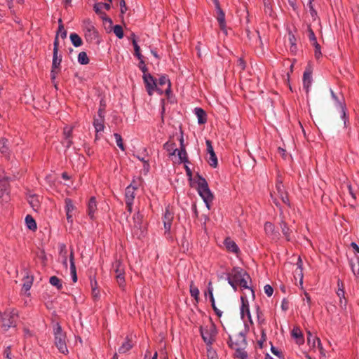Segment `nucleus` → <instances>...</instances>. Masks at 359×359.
I'll list each match as a JSON object with an SVG mask.
<instances>
[{
	"label": "nucleus",
	"mask_w": 359,
	"mask_h": 359,
	"mask_svg": "<svg viewBox=\"0 0 359 359\" xmlns=\"http://www.w3.org/2000/svg\"><path fill=\"white\" fill-rule=\"evenodd\" d=\"M197 191L199 196L202 198L208 210L210 209V204L214 199V196L208 187L206 180L197 174Z\"/></svg>",
	"instance_id": "f257e3e1"
},
{
	"label": "nucleus",
	"mask_w": 359,
	"mask_h": 359,
	"mask_svg": "<svg viewBox=\"0 0 359 359\" xmlns=\"http://www.w3.org/2000/svg\"><path fill=\"white\" fill-rule=\"evenodd\" d=\"M3 318L1 320V328L4 332H6L11 327H15L17 325V320L19 318L18 311L15 309H6L2 313Z\"/></svg>",
	"instance_id": "f03ea898"
},
{
	"label": "nucleus",
	"mask_w": 359,
	"mask_h": 359,
	"mask_svg": "<svg viewBox=\"0 0 359 359\" xmlns=\"http://www.w3.org/2000/svg\"><path fill=\"white\" fill-rule=\"evenodd\" d=\"M55 345L58 351L63 353L67 354L68 349L66 344V334L62 331V327L59 323H56L53 330Z\"/></svg>",
	"instance_id": "7ed1b4c3"
},
{
	"label": "nucleus",
	"mask_w": 359,
	"mask_h": 359,
	"mask_svg": "<svg viewBox=\"0 0 359 359\" xmlns=\"http://www.w3.org/2000/svg\"><path fill=\"white\" fill-rule=\"evenodd\" d=\"M200 334L206 345L210 346L215 341L217 334V327L213 323H210L209 325L201 326Z\"/></svg>",
	"instance_id": "20e7f679"
},
{
	"label": "nucleus",
	"mask_w": 359,
	"mask_h": 359,
	"mask_svg": "<svg viewBox=\"0 0 359 359\" xmlns=\"http://www.w3.org/2000/svg\"><path fill=\"white\" fill-rule=\"evenodd\" d=\"M248 330L245 328L243 331L239 332L235 335L234 339L231 335H229L227 344L231 348L236 347H245L247 345L246 334Z\"/></svg>",
	"instance_id": "39448f33"
},
{
	"label": "nucleus",
	"mask_w": 359,
	"mask_h": 359,
	"mask_svg": "<svg viewBox=\"0 0 359 359\" xmlns=\"http://www.w3.org/2000/svg\"><path fill=\"white\" fill-rule=\"evenodd\" d=\"M84 36L89 43L98 42L99 33L90 20L84 22Z\"/></svg>",
	"instance_id": "423d86ee"
},
{
	"label": "nucleus",
	"mask_w": 359,
	"mask_h": 359,
	"mask_svg": "<svg viewBox=\"0 0 359 359\" xmlns=\"http://www.w3.org/2000/svg\"><path fill=\"white\" fill-rule=\"evenodd\" d=\"M113 269H114L115 273H116V279L118 284V285L122 288L124 289L126 286V281H125V267L123 264V262L118 259L116 260L113 264Z\"/></svg>",
	"instance_id": "0eeeda50"
},
{
	"label": "nucleus",
	"mask_w": 359,
	"mask_h": 359,
	"mask_svg": "<svg viewBox=\"0 0 359 359\" xmlns=\"http://www.w3.org/2000/svg\"><path fill=\"white\" fill-rule=\"evenodd\" d=\"M174 219V213L166 208L163 215L162 220L163 222L165 232L164 234L168 239H171V227Z\"/></svg>",
	"instance_id": "6e6552de"
},
{
	"label": "nucleus",
	"mask_w": 359,
	"mask_h": 359,
	"mask_svg": "<svg viewBox=\"0 0 359 359\" xmlns=\"http://www.w3.org/2000/svg\"><path fill=\"white\" fill-rule=\"evenodd\" d=\"M330 93L332 100L334 101L336 107L341 109V117L344 120V126L346 127L347 123H348V117L346 112V107L344 102V99L343 96H341V98L339 97L332 89H330Z\"/></svg>",
	"instance_id": "1a4fd4ad"
},
{
	"label": "nucleus",
	"mask_w": 359,
	"mask_h": 359,
	"mask_svg": "<svg viewBox=\"0 0 359 359\" xmlns=\"http://www.w3.org/2000/svg\"><path fill=\"white\" fill-rule=\"evenodd\" d=\"M142 79L146 90L149 95H152L155 90L161 91L162 93V90L157 88L156 79L151 74L143 75Z\"/></svg>",
	"instance_id": "9d476101"
},
{
	"label": "nucleus",
	"mask_w": 359,
	"mask_h": 359,
	"mask_svg": "<svg viewBox=\"0 0 359 359\" xmlns=\"http://www.w3.org/2000/svg\"><path fill=\"white\" fill-rule=\"evenodd\" d=\"M0 199L1 202L7 203L10 200V184L8 177L4 178L0 182Z\"/></svg>",
	"instance_id": "9b49d317"
},
{
	"label": "nucleus",
	"mask_w": 359,
	"mask_h": 359,
	"mask_svg": "<svg viewBox=\"0 0 359 359\" xmlns=\"http://www.w3.org/2000/svg\"><path fill=\"white\" fill-rule=\"evenodd\" d=\"M59 48V41L57 37H55L54 43H53V62H52V67L53 69L60 68V64L62 62V55L58 53Z\"/></svg>",
	"instance_id": "f8f14e48"
},
{
	"label": "nucleus",
	"mask_w": 359,
	"mask_h": 359,
	"mask_svg": "<svg viewBox=\"0 0 359 359\" xmlns=\"http://www.w3.org/2000/svg\"><path fill=\"white\" fill-rule=\"evenodd\" d=\"M249 278V274L244 269L240 267H233L231 273L228 274V278L231 279L233 282H239L243 278Z\"/></svg>",
	"instance_id": "ddd939ff"
},
{
	"label": "nucleus",
	"mask_w": 359,
	"mask_h": 359,
	"mask_svg": "<svg viewBox=\"0 0 359 359\" xmlns=\"http://www.w3.org/2000/svg\"><path fill=\"white\" fill-rule=\"evenodd\" d=\"M241 317L245 320V317L250 321V323H252L251 314L250 312L249 303L247 298L244 296L241 297Z\"/></svg>",
	"instance_id": "4468645a"
},
{
	"label": "nucleus",
	"mask_w": 359,
	"mask_h": 359,
	"mask_svg": "<svg viewBox=\"0 0 359 359\" xmlns=\"http://www.w3.org/2000/svg\"><path fill=\"white\" fill-rule=\"evenodd\" d=\"M102 8L109 11L111 8V4L108 3L99 2L95 4L93 6L94 11L97 14L100 15L104 20L111 22V20L109 18H107L106 14L102 11Z\"/></svg>",
	"instance_id": "2eb2a0df"
},
{
	"label": "nucleus",
	"mask_w": 359,
	"mask_h": 359,
	"mask_svg": "<svg viewBox=\"0 0 359 359\" xmlns=\"http://www.w3.org/2000/svg\"><path fill=\"white\" fill-rule=\"evenodd\" d=\"M206 147H207V151L210 154V157L208 160V163L210 165L212 168H216L218 165L217 162V158L216 156V154L214 151L213 147L212 145V142L210 140H207L205 141Z\"/></svg>",
	"instance_id": "dca6fc26"
},
{
	"label": "nucleus",
	"mask_w": 359,
	"mask_h": 359,
	"mask_svg": "<svg viewBox=\"0 0 359 359\" xmlns=\"http://www.w3.org/2000/svg\"><path fill=\"white\" fill-rule=\"evenodd\" d=\"M0 153L7 161L11 159L12 151L8 146V140L5 137L0 138Z\"/></svg>",
	"instance_id": "f3484780"
},
{
	"label": "nucleus",
	"mask_w": 359,
	"mask_h": 359,
	"mask_svg": "<svg viewBox=\"0 0 359 359\" xmlns=\"http://www.w3.org/2000/svg\"><path fill=\"white\" fill-rule=\"evenodd\" d=\"M264 231L266 234L272 240H278L279 239V233L276 231L275 226L273 224L269 222H266L264 224Z\"/></svg>",
	"instance_id": "a211bd4d"
},
{
	"label": "nucleus",
	"mask_w": 359,
	"mask_h": 359,
	"mask_svg": "<svg viewBox=\"0 0 359 359\" xmlns=\"http://www.w3.org/2000/svg\"><path fill=\"white\" fill-rule=\"evenodd\" d=\"M65 208L67 222L69 223L72 224L73 223L72 212L75 209V206L73 204L72 200L69 198H66L65 199Z\"/></svg>",
	"instance_id": "6ab92c4d"
},
{
	"label": "nucleus",
	"mask_w": 359,
	"mask_h": 359,
	"mask_svg": "<svg viewBox=\"0 0 359 359\" xmlns=\"http://www.w3.org/2000/svg\"><path fill=\"white\" fill-rule=\"evenodd\" d=\"M209 295V297H210V302H211V306L212 307V309L214 310L215 314L218 316V317H221L222 315V312L218 309L215 305V298H214V296H213V287L212 286V283L211 281H210L208 283V292L205 293V295Z\"/></svg>",
	"instance_id": "aec40b11"
},
{
	"label": "nucleus",
	"mask_w": 359,
	"mask_h": 359,
	"mask_svg": "<svg viewBox=\"0 0 359 359\" xmlns=\"http://www.w3.org/2000/svg\"><path fill=\"white\" fill-rule=\"evenodd\" d=\"M97 201L95 196L90 198L87 207V213L90 219H95V214L97 211Z\"/></svg>",
	"instance_id": "412c9836"
},
{
	"label": "nucleus",
	"mask_w": 359,
	"mask_h": 359,
	"mask_svg": "<svg viewBox=\"0 0 359 359\" xmlns=\"http://www.w3.org/2000/svg\"><path fill=\"white\" fill-rule=\"evenodd\" d=\"M312 72L310 69H306L303 74V88L306 93H309L310 87L312 83Z\"/></svg>",
	"instance_id": "4be33fe9"
},
{
	"label": "nucleus",
	"mask_w": 359,
	"mask_h": 359,
	"mask_svg": "<svg viewBox=\"0 0 359 359\" xmlns=\"http://www.w3.org/2000/svg\"><path fill=\"white\" fill-rule=\"evenodd\" d=\"M224 245L226 248L227 251L232 252L233 254H238L240 252V249L237 244L231 240L229 237L225 238L224 241Z\"/></svg>",
	"instance_id": "5701e85b"
},
{
	"label": "nucleus",
	"mask_w": 359,
	"mask_h": 359,
	"mask_svg": "<svg viewBox=\"0 0 359 359\" xmlns=\"http://www.w3.org/2000/svg\"><path fill=\"white\" fill-rule=\"evenodd\" d=\"M216 18L218 21L219 27L222 29V31H223L226 34L227 32L226 29L225 13L222 8L216 10Z\"/></svg>",
	"instance_id": "b1692460"
},
{
	"label": "nucleus",
	"mask_w": 359,
	"mask_h": 359,
	"mask_svg": "<svg viewBox=\"0 0 359 359\" xmlns=\"http://www.w3.org/2000/svg\"><path fill=\"white\" fill-rule=\"evenodd\" d=\"M69 262H70V273L72 279L74 283L77 281V275H76V269L74 263V254L73 250H71L69 255Z\"/></svg>",
	"instance_id": "393cba45"
},
{
	"label": "nucleus",
	"mask_w": 359,
	"mask_h": 359,
	"mask_svg": "<svg viewBox=\"0 0 359 359\" xmlns=\"http://www.w3.org/2000/svg\"><path fill=\"white\" fill-rule=\"evenodd\" d=\"M137 188L133 184L128 185L125 191V201L133 202L135 197V190Z\"/></svg>",
	"instance_id": "a878e982"
},
{
	"label": "nucleus",
	"mask_w": 359,
	"mask_h": 359,
	"mask_svg": "<svg viewBox=\"0 0 359 359\" xmlns=\"http://www.w3.org/2000/svg\"><path fill=\"white\" fill-rule=\"evenodd\" d=\"M280 226L281 229V231L283 236H285V239L287 241H290L292 240V231L289 228L287 223L283 220H281V222H280Z\"/></svg>",
	"instance_id": "bb28decb"
},
{
	"label": "nucleus",
	"mask_w": 359,
	"mask_h": 359,
	"mask_svg": "<svg viewBox=\"0 0 359 359\" xmlns=\"http://www.w3.org/2000/svg\"><path fill=\"white\" fill-rule=\"evenodd\" d=\"M194 111L199 124H204L207 122V114L202 108L196 107Z\"/></svg>",
	"instance_id": "cd10ccee"
},
{
	"label": "nucleus",
	"mask_w": 359,
	"mask_h": 359,
	"mask_svg": "<svg viewBox=\"0 0 359 359\" xmlns=\"http://www.w3.org/2000/svg\"><path fill=\"white\" fill-rule=\"evenodd\" d=\"M104 118H95L93 121V126L96 131V136L95 138H98L97 133L100 132H102L104 129Z\"/></svg>",
	"instance_id": "c85d7f7f"
},
{
	"label": "nucleus",
	"mask_w": 359,
	"mask_h": 359,
	"mask_svg": "<svg viewBox=\"0 0 359 359\" xmlns=\"http://www.w3.org/2000/svg\"><path fill=\"white\" fill-rule=\"evenodd\" d=\"M291 334L292 337L296 339V342L298 344H302L304 342V336L301 330L299 327H294L292 330Z\"/></svg>",
	"instance_id": "c756f323"
},
{
	"label": "nucleus",
	"mask_w": 359,
	"mask_h": 359,
	"mask_svg": "<svg viewBox=\"0 0 359 359\" xmlns=\"http://www.w3.org/2000/svg\"><path fill=\"white\" fill-rule=\"evenodd\" d=\"M307 334H308V337H307L308 343L312 344L313 347H315L316 344L317 343L318 348L322 352L323 348L322 344H321L320 339L315 336H313L312 334L311 333V332H309V331L307 332Z\"/></svg>",
	"instance_id": "7c9ffc66"
},
{
	"label": "nucleus",
	"mask_w": 359,
	"mask_h": 359,
	"mask_svg": "<svg viewBox=\"0 0 359 359\" xmlns=\"http://www.w3.org/2000/svg\"><path fill=\"white\" fill-rule=\"evenodd\" d=\"M351 271L356 278L359 277V257H355V259H351L349 261Z\"/></svg>",
	"instance_id": "2f4dec72"
},
{
	"label": "nucleus",
	"mask_w": 359,
	"mask_h": 359,
	"mask_svg": "<svg viewBox=\"0 0 359 359\" xmlns=\"http://www.w3.org/2000/svg\"><path fill=\"white\" fill-rule=\"evenodd\" d=\"M158 84L161 86H163L165 84L168 85L167 88L165 89V93L169 94L171 91V83L170 79H168V76L165 74L161 75L158 79Z\"/></svg>",
	"instance_id": "473e14b6"
},
{
	"label": "nucleus",
	"mask_w": 359,
	"mask_h": 359,
	"mask_svg": "<svg viewBox=\"0 0 359 359\" xmlns=\"http://www.w3.org/2000/svg\"><path fill=\"white\" fill-rule=\"evenodd\" d=\"M163 148L165 149L170 156H174L177 153V149L176 144L173 142L168 141L163 144Z\"/></svg>",
	"instance_id": "72a5a7b5"
},
{
	"label": "nucleus",
	"mask_w": 359,
	"mask_h": 359,
	"mask_svg": "<svg viewBox=\"0 0 359 359\" xmlns=\"http://www.w3.org/2000/svg\"><path fill=\"white\" fill-rule=\"evenodd\" d=\"M132 341L128 337L118 348L119 353H126L133 348Z\"/></svg>",
	"instance_id": "f704fd0d"
},
{
	"label": "nucleus",
	"mask_w": 359,
	"mask_h": 359,
	"mask_svg": "<svg viewBox=\"0 0 359 359\" xmlns=\"http://www.w3.org/2000/svg\"><path fill=\"white\" fill-rule=\"evenodd\" d=\"M33 280H34L33 276H29L27 275L26 276L24 277L22 290L25 292H27L30 290V288L33 284Z\"/></svg>",
	"instance_id": "c9c22d12"
},
{
	"label": "nucleus",
	"mask_w": 359,
	"mask_h": 359,
	"mask_svg": "<svg viewBox=\"0 0 359 359\" xmlns=\"http://www.w3.org/2000/svg\"><path fill=\"white\" fill-rule=\"evenodd\" d=\"M177 156L180 159V163H189L188 155L186 151V148H180L177 149Z\"/></svg>",
	"instance_id": "e433bc0d"
},
{
	"label": "nucleus",
	"mask_w": 359,
	"mask_h": 359,
	"mask_svg": "<svg viewBox=\"0 0 359 359\" xmlns=\"http://www.w3.org/2000/svg\"><path fill=\"white\" fill-rule=\"evenodd\" d=\"M25 223L27 227L32 231H36L37 229L36 223L33 217L30 215H27L25 217Z\"/></svg>",
	"instance_id": "4c0bfd02"
},
{
	"label": "nucleus",
	"mask_w": 359,
	"mask_h": 359,
	"mask_svg": "<svg viewBox=\"0 0 359 359\" xmlns=\"http://www.w3.org/2000/svg\"><path fill=\"white\" fill-rule=\"evenodd\" d=\"M189 292L191 296L196 301V302H198L200 292L198 288L196 286H195L194 281H191L190 283Z\"/></svg>",
	"instance_id": "58836bf2"
},
{
	"label": "nucleus",
	"mask_w": 359,
	"mask_h": 359,
	"mask_svg": "<svg viewBox=\"0 0 359 359\" xmlns=\"http://www.w3.org/2000/svg\"><path fill=\"white\" fill-rule=\"evenodd\" d=\"M69 39L74 47H79L83 44L82 39L76 33H71Z\"/></svg>",
	"instance_id": "ea45409f"
},
{
	"label": "nucleus",
	"mask_w": 359,
	"mask_h": 359,
	"mask_svg": "<svg viewBox=\"0 0 359 359\" xmlns=\"http://www.w3.org/2000/svg\"><path fill=\"white\" fill-rule=\"evenodd\" d=\"M250 280L251 281V278H250V276H249V278H244L243 277L238 282V285L241 286V287L243 288V289H250L252 292V296L255 297V292H254V290L252 289L251 287H250L248 285V281Z\"/></svg>",
	"instance_id": "a19ab883"
},
{
	"label": "nucleus",
	"mask_w": 359,
	"mask_h": 359,
	"mask_svg": "<svg viewBox=\"0 0 359 359\" xmlns=\"http://www.w3.org/2000/svg\"><path fill=\"white\" fill-rule=\"evenodd\" d=\"M245 347H236L233 349L236 350V357L239 359H248V355L244 350Z\"/></svg>",
	"instance_id": "79ce46f5"
},
{
	"label": "nucleus",
	"mask_w": 359,
	"mask_h": 359,
	"mask_svg": "<svg viewBox=\"0 0 359 359\" xmlns=\"http://www.w3.org/2000/svg\"><path fill=\"white\" fill-rule=\"evenodd\" d=\"M49 283L53 286H55L57 290H61L62 288V282L61 279H60L55 276H51L50 278Z\"/></svg>",
	"instance_id": "37998d69"
},
{
	"label": "nucleus",
	"mask_w": 359,
	"mask_h": 359,
	"mask_svg": "<svg viewBox=\"0 0 359 359\" xmlns=\"http://www.w3.org/2000/svg\"><path fill=\"white\" fill-rule=\"evenodd\" d=\"M143 216L140 212H135L133 216V219L134 222V226L135 228H140L142 222Z\"/></svg>",
	"instance_id": "c03bdc74"
},
{
	"label": "nucleus",
	"mask_w": 359,
	"mask_h": 359,
	"mask_svg": "<svg viewBox=\"0 0 359 359\" xmlns=\"http://www.w3.org/2000/svg\"><path fill=\"white\" fill-rule=\"evenodd\" d=\"M58 22L59 27L55 37L58 39L59 36H60V37L64 39L67 37V31L64 28L61 19H59Z\"/></svg>",
	"instance_id": "a18cd8bd"
},
{
	"label": "nucleus",
	"mask_w": 359,
	"mask_h": 359,
	"mask_svg": "<svg viewBox=\"0 0 359 359\" xmlns=\"http://www.w3.org/2000/svg\"><path fill=\"white\" fill-rule=\"evenodd\" d=\"M78 62L81 65H88L90 60L87 55V53L84 51L80 52L78 55Z\"/></svg>",
	"instance_id": "49530a36"
},
{
	"label": "nucleus",
	"mask_w": 359,
	"mask_h": 359,
	"mask_svg": "<svg viewBox=\"0 0 359 359\" xmlns=\"http://www.w3.org/2000/svg\"><path fill=\"white\" fill-rule=\"evenodd\" d=\"M337 296L339 297V306L342 309H346V305H347V301L345 298V292H337Z\"/></svg>",
	"instance_id": "de8ad7c7"
},
{
	"label": "nucleus",
	"mask_w": 359,
	"mask_h": 359,
	"mask_svg": "<svg viewBox=\"0 0 359 359\" xmlns=\"http://www.w3.org/2000/svg\"><path fill=\"white\" fill-rule=\"evenodd\" d=\"M113 31H114V33L115 34V35L118 39H122L123 37V36H124L123 29L121 25H115L113 28Z\"/></svg>",
	"instance_id": "09e8293b"
},
{
	"label": "nucleus",
	"mask_w": 359,
	"mask_h": 359,
	"mask_svg": "<svg viewBox=\"0 0 359 359\" xmlns=\"http://www.w3.org/2000/svg\"><path fill=\"white\" fill-rule=\"evenodd\" d=\"M114 136L116 139V144L117 146L122 150V151H125V146L123 144V139H122V137L121 135H119L118 133H114Z\"/></svg>",
	"instance_id": "8fccbe9b"
},
{
	"label": "nucleus",
	"mask_w": 359,
	"mask_h": 359,
	"mask_svg": "<svg viewBox=\"0 0 359 359\" xmlns=\"http://www.w3.org/2000/svg\"><path fill=\"white\" fill-rule=\"evenodd\" d=\"M29 203L33 208H38L39 207V200L36 196H30Z\"/></svg>",
	"instance_id": "3c124183"
},
{
	"label": "nucleus",
	"mask_w": 359,
	"mask_h": 359,
	"mask_svg": "<svg viewBox=\"0 0 359 359\" xmlns=\"http://www.w3.org/2000/svg\"><path fill=\"white\" fill-rule=\"evenodd\" d=\"M308 36H309V39L310 42L311 43V44H313V43H316L318 42L316 36L315 35V33H314L313 30L312 29V28L311 27V26L308 27Z\"/></svg>",
	"instance_id": "603ef678"
},
{
	"label": "nucleus",
	"mask_w": 359,
	"mask_h": 359,
	"mask_svg": "<svg viewBox=\"0 0 359 359\" xmlns=\"http://www.w3.org/2000/svg\"><path fill=\"white\" fill-rule=\"evenodd\" d=\"M276 189L277 191V194L280 196V195L285 194L286 191H285L284 186L281 181H278L276 184Z\"/></svg>",
	"instance_id": "864d4df0"
},
{
	"label": "nucleus",
	"mask_w": 359,
	"mask_h": 359,
	"mask_svg": "<svg viewBox=\"0 0 359 359\" xmlns=\"http://www.w3.org/2000/svg\"><path fill=\"white\" fill-rule=\"evenodd\" d=\"M312 45L315 48V50H314L315 57L317 60H318L322 56V53H321V50H320V44L318 42L316 43H313Z\"/></svg>",
	"instance_id": "5fc2aeb1"
},
{
	"label": "nucleus",
	"mask_w": 359,
	"mask_h": 359,
	"mask_svg": "<svg viewBox=\"0 0 359 359\" xmlns=\"http://www.w3.org/2000/svg\"><path fill=\"white\" fill-rule=\"evenodd\" d=\"M257 317L258 323L259 325H262V324L265 323V319L264 318V315H263L262 312L260 311V309L259 306H257Z\"/></svg>",
	"instance_id": "6e6d98bb"
},
{
	"label": "nucleus",
	"mask_w": 359,
	"mask_h": 359,
	"mask_svg": "<svg viewBox=\"0 0 359 359\" xmlns=\"http://www.w3.org/2000/svg\"><path fill=\"white\" fill-rule=\"evenodd\" d=\"M72 127H65L64 128V130H63V136H64V138L65 139H68V138H72Z\"/></svg>",
	"instance_id": "4d7b16f0"
},
{
	"label": "nucleus",
	"mask_w": 359,
	"mask_h": 359,
	"mask_svg": "<svg viewBox=\"0 0 359 359\" xmlns=\"http://www.w3.org/2000/svg\"><path fill=\"white\" fill-rule=\"evenodd\" d=\"M294 276H298L300 279V284L302 285L303 283V269L296 268V269L294 271Z\"/></svg>",
	"instance_id": "13d9d810"
},
{
	"label": "nucleus",
	"mask_w": 359,
	"mask_h": 359,
	"mask_svg": "<svg viewBox=\"0 0 359 359\" xmlns=\"http://www.w3.org/2000/svg\"><path fill=\"white\" fill-rule=\"evenodd\" d=\"M138 67L142 72L143 75L149 74L147 72H148V69L147 67V65H146L144 61H140L139 65H138Z\"/></svg>",
	"instance_id": "bf43d9fd"
},
{
	"label": "nucleus",
	"mask_w": 359,
	"mask_h": 359,
	"mask_svg": "<svg viewBox=\"0 0 359 359\" xmlns=\"http://www.w3.org/2000/svg\"><path fill=\"white\" fill-rule=\"evenodd\" d=\"M264 292L268 297H271L273 294V289L270 285H266L264 287Z\"/></svg>",
	"instance_id": "052dcab7"
},
{
	"label": "nucleus",
	"mask_w": 359,
	"mask_h": 359,
	"mask_svg": "<svg viewBox=\"0 0 359 359\" xmlns=\"http://www.w3.org/2000/svg\"><path fill=\"white\" fill-rule=\"evenodd\" d=\"M60 255L62 257H65L67 255V250L66 248V245L63 243L60 245Z\"/></svg>",
	"instance_id": "680f3d73"
},
{
	"label": "nucleus",
	"mask_w": 359,
	"mask_h": 359,
	"mask_svg": "<svg viewBox=\"0 0 359 359\" xmlns=\"http://www.w3.org/2000/svg\"><path fill=\"white\" fill-rule=\"evenodd\" d=\"M4 355L6 359H12L11 348V346H7L4 352Z\"/></svg>",
	"instance_id": "e2e57ef3"
},
{
	"label": "nucleus",
	"mask_w": 359,
	"mask_h": 359,
	"mask_svg": "<svg viewBox=\"0 0 359 359\" xmlns=\"http://www.w3.org/2000/svg\"><path fill=\"white\" fill-rule=\"evenodd\" d=\"M279 197L283 203H285V205H287L289 207L290 206V201H289L287 193H285V194L280 195Z\"/></svg>",
	"instance_id": "0e129e2a"
},
{
	"label": "nucleus",
	"mask_w": 359,
	"mask_h": 359,
	"mask_svg": "<svg viewBox=\"0 0 359 359\" xmlns=\"http://www.w3.org/2000/svg\"><path fill=\"white\" fill-rule=\"evenodd\" d=\"M271 353L278 356V358H283V354H282V352L278 351L276 347H274L273 345H271Z\"/></svg>",
	"instance_id": "69168bd1"
},
{
	"label": "nucleus",
	"mask_w": 359,
	"mask_h": 359,
	"mask_svg": "<svg viewBox=\"0 0 359 359\" xmlns=\"http://www.w3.org/2000/svg\"><path fill=\"white\" fill-rule=\"evenodd\" d=\"M133 47H134V50H135V53L134 55H140V48L139 46V45L137 44L136 40L135 39H133Z\"/></svg>",
	"instance_id": "338daca9"
},
{
	"label": "nucleus",
	"mask_w": 359,
	"mask_h": 359,
	"mask_svg": "<svg viewBox=\"0 0 359 359\" xmlns=\"http://www.w3.org/2000/svg\"><path fill=\"white\" fill-rule=\"evenodd\" d=\"M144 359H158V353L156 351L154 354L151 356V353L147 352L145 354Z\"/></svg>",
	"instance_id": "774afa93"
}]
</instances>
